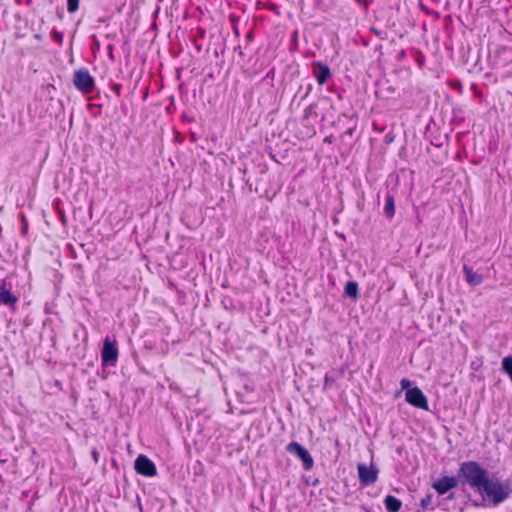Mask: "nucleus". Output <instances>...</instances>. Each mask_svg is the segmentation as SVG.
Wrapping results in <instances>:
<instances>
[{"label": "nucleus", "mask_w": 512, "mask_h": 512, "mask_svg": "<svg viewBox=\"0 0 512 512\" xmlns=\"http://www.w3.org/2000/svg\"><path fill=\"white\" fill-rule=\"evenodd\" d=\"M114 36H115V34H106L107 39L114 38Z\"/></svg>", "instance_id": "35"}, {"label": "nucleus", "mask_w": 512, "mask_h": 512, "mask_svg": "<svg viewBox=\"0 0 512 512\" xmlns=\"http://www.w3.org/2000/svg\"><path fill=\"white\" fill-rule=\"evenodd\" d=\"M460 483L458 474L456 476H443L432 484V487L439 495L446 494L449 490L457 487Z\"/></svg>", "instance_id": "9"}, {"label": "nucleus", "mask_w": 512, "mask_h": 512, "mask_svg": "<svg viewBox=\"0 0 512 512\" xmlns=\"http://www.w3.org/2000/svg\"><path fill=\"white\" fill-rule=\"evenodd\" d=\"M204 37V34H198V35H192L191 34V37H190V40L193 42L194 46L196 47V49L198 51L201 50V44H199V39L200 38H203Z\"/></svg>", "instance_id": "21"}, {"label": "nucleus", "mask_w": 512, "mask_h": 512, "mask_svg": "<svg viewBox=\"0 0 512 512\" xmlns=\"http://www.w3.org/2000/svg\"><path fill=\"white\" fill-rule=\"evenodd\" d=\"M136 472L145 477H153L157 475V468L154 462L146 455L140 454L134 462Z\"/></svg>", "instance_id": "7"}, {"label": "nucleus", "mask_w": 512, "mask_h": 512, "mask_svg": "<svg viewBox=\"0 0 512 512\" xmlns=\"http://www.w3.org/2000/svg\"><path fill=\"white\" fill-rule=\"evenodd\" d=\"M42 34H34L28 45H25V34H16V45L21 49V53H30L39 48V43L42 41Z\"/></svg>", "instance_id": "10"}, {"label": "nucleus", "mask_w": 512, "mask_h": 512, "mask_svg": "<svg viewBox=\"0 0 512 512\" xmlns=\"http://www.w3.org/2000/svg\"><path fill=\"white\" fill-rule=\"evenodd\" d=\"M101 359L103 366H115L118 360V348L115 340L110 337L104 339L101 350Z\"/></svg>", "instance_id": "5"}, {"label": "nucleus", "mask_w": 512, "mask_h": 512, "mask_svg": "<svg viewBox=\"0 0 512 512\" xmlns=\"http://www.w3.org/2000/svg\"><path fill=\"white\" fill-rule=\"evenodd\" d=\"M113 48H114V45H113V44L109 43V44L107 45V49L109 50V56H110V58H113V54H112V50H113Z\"/></svg>", "instance_id": "28"}, {"label": "nucleus", "mask_w": 512, "mask_h": 512, "mask_svg": "<svg viewBox=\"0 0 512 512\" xmlns=\"http://www.w3.org/2000/svg\"><path fill=\"white\" fill-rule=\"evenodd\" d=\"M480 493H485L493 505H498L512 494V488L508 482L494 481L489 478Z\"/></svg>", "instance_id": "2"}, {"label": "nucleus", "mask_w": 512, "mask_h": 512, "mask_svg": "<svg viewBox=\"0 0 512 512\" xmlns=\"http://www.w3.org/2000/svg\"><path fill=\"white\" fill-rule=\"evenodd\" d=\"M54 36H55V38H56V40H57L58 42H62V36H63V34L57 33V34H54Z\"/></svg>", "instance_id": "31"}, {"label": "nucleus", "mask_w": 512, "mask_h": 512, "mask_svg": "<svg viewBox=\"0 0 512 512\" xmlns=\"http://www.w3.org/2000/svg\"><path fill=\"white\" fill-rule=\"evenodd\" d=\"M311 91H312V84H309V85L307 86L306 92H305L304 96L302 97V99H305V98L309 95V93H310Z\"/></svg>", "instance_id": "27"}, {"label": "nucleus", "mask_w": 512, "mask_h": 512, "mask_svg": "<svg viewBox=\"0 0 512 512\" xmlns=\"http://www.w3.org/2000/svg\"><path fill=\"white\" fill-rule=\"evenodd\" d=\"M484 503H485V499L484 497H482V499L480 501H472V505L475 506V507H481V506H484Z\"/></svg>", "instance_id": "25"}, {"label": "nucleus", "mask_w": 512, "mask_h": 512, "mask_svg": "<svg viewBox=\"0 0 512 512\" xmlns=\"http://www.w3.org/2000/svg\"><path fill=\"white\" fill-rule=\"evenodd\" d=\"M92 457H93V459L95 460V462L97 463V462H98V460H99V452H98L96 449H94V450L92 451Z\"/></svg>", "instance_id": "26"}, {"label": "nucleus", "mask_w": 512, "mask_h": 512, "mask_svg": "<svg viewBox=\"0 0 512 512\" xmlns=\"http://www.w3.org/2000/svg\"><path fill=\"white\" fill-rule=\"evenodd\" d=\"M501 370L505 374L512 372V355H508L502 359Z\"/></svg>", "instance_id": "17"}, {"label": "nucleus", "mask_w": 512, "mask_h": 512, "mask_svg": "<svg viewBox=\"0 0 512 512\" xmlns=\"http://www.w3.org/2000/svg\"><path fill=\"white\" fill-rule=\"evenodd\" d=\"M371 32H377L373 27H371Z\"/></svg>", "instance_id": "40"}, {"label": "nucleus", "mask_w": 512, "mask_h": 512, "mask_svg": "<svg viewBox=\"0 0 512 512\" xmlns=\"http://www.w3.org/2000/svg\"><path fill=\"white\" fill-rule=\"evenodd\" d=\"M357 469L359 482L362 486H369L377 481L378 469L373 464L367 467L366 464L360 463Z\"/></svg>", "instance_id": "8"}, {"label": "nucleus", "mask_w": 512, "mask_h": 512, "mask_svg": "<svg viewBox=\"0 0 512 512\" xmlns=\"http://www.w3.org/2000/svg\"><path fill=\"white\" fill-rule=\"evenodd\" d=\"M460 484L469 485L480 492L489 479V472L477 461H465L460 464L457 471Z\"/></svg>", "instance_id": "1"}, {"label": "nucleus", "mask_w": 512, "mask_h": 512, "mask_svg": "<svg viewBox=\"0 0 512 512\" xmlns=\"http://www.w3.org/2000/svg\"><path fill=\"white\" fill-rule=\"evenodd\" d=\"M334 382H335V380L333 378H331L328 374H326L325 378H324V389L329 387Z\"/></svg>", "instance_id": "24"}, {"label": "nucleus", "mask_w": 512, "mask_h": 512, "mask_svg": "<svg viewBox=\"0 0 512 512\" xmlns=\"http://www.w3.org/2000/svg\"><path fill=\"white\" fill-rule=\"evenodd\" d=\"M385 201H386V203H385L384 213L387 218L391 219V218H393V216L395 214V200H394L393 195L388 193L386 195Z\"/></svg>", "instance_id": "16"}, {"label": "nucleus", "mask_w": 512, "mask_h": 512, "mask_svg": "<svg viewBox=\"0 0 512 512\" xmlns=\"http://www.w3.org/2000/svg\"><path fill=\"white\" fill-rule=\"evenodd\" d=\"M400 385H401V388L405 391H407V389H411V381L409 379H406V378H403L401 381H400Z\"/></svg>", "instance_id": "23"}, {"label": "nucleus", "mask_w": 512, "mask_h": 512, "mask_svg": "<svg viewBox=\"0 0 512 512\" xmlns=\"http://www.w3.org/2000/svg\"><path fill=\"white\" fill-rule=\"evenodd\" d=\"M317 484H318V480H315V481L312 483V485H313V486H316Z\"/></svg>", "instance_id": "38"}, {"label": "nucleus", "mask_w": 512, "mask_h": 512, "mask_svg": "<svg viewBox=\"0 0 512 512\" xmlns=\"http://www.w3.org/2000/svg\"><path fill=\"white\" fill-rule=\"evenodd\" d=\"M120 88H121V86L119 84L115 85V90L117 91L118 94H120Z\"/></svg>", "instance_id": "33"}, {"label": "nucleus", "mask_w": 512, "mask_h": 512, "mask_svg": "<svg viewBox=\"0 0 512 512\" xmlns=\"http://www.w3.org/2000/svg\"><path fill=\"white\" fill-rule=\"evenodd\" d=\"M404 56H405V51H404V50H402V51H400V52H399V54H398L397 58H398V59H402Z\"/></svg>", "instance_id": "32"}, {"label": "nucleus", "mask_w": 512, "mask_h": 512, "mask_svg": "<svg viewBox=\"0 0 512 512\" xmlns=\"http://www.w3.org/2000/svg\"><path fill=\"white\" fill-rule=\"evenodd\" d=\"M355 126L346 130L345 134L351 136L354 133Z\"/></svg>", "instance_id": "30"}, {"label": "nucleus", "mask_w": 512, "mask_h": 512, "mask_svg": "<svg viewBox=\"0 0 512 512\" xmlns=\"http://www.w3.org/2000/svg\"><path fill=\"white\" fill-rule=\"evenodd\" d=\"M405 400L408 404L415 408H419L425 411L429 410L427 397L417 386L412 387L411 389H407L405 392Z\"/></svg>", "instance_id": "6"}, {"label": "nucleus", "mask_w": 512, "mask_h": 512, "mask_svg": "<svg viewBox=\"0 0 512 512\" xmlns=\"http://www.w3.org/2000/svg\"><path fill=\"white\" fill-rule=\"evenodd\" d=\"M344 295L356 300L359 297V286L356 281H348L344 288Z\"/></svg>", "instance_id": "15"}, {"label": "nucleus", "mask_w": 512, "mask_h": 512, "mask_svg": "<svg viewBox=\"0 0 512 512\" xmlns=\"http://www.w3.org/2000/svg\"><path fill=\"white\" fill-rule=\"evenodd\" d=\"M463 273L465 274L466 276V281L471 285V286H477V285H480L483 281V276L477 272H475L472 267L468 266V265H464L463 266Z\"/></svg>", "instance_id": "12"}, {"label": "nucleus", "mask_w": 512, "mask_h": 512, "mask_svg": "<svg viewBox=\"0 0 512 512\" xmlns=\"http://www.w3.org/2000/svg\"><path fill=\"white\" fill-rule=\"evenodd\" d=\"M453 498H454V494L453 493L449 494L448 499H453Z\"/></svg>", "instance_id": "37"}, {"label": "nucleus", "mask_w": 512, "mask_h": 512, "mask_svg": "<svg viewBox=\"0 0 512 512\" xmlns=\"http://www.w3.org/2000/svg\"><path fill=\"white\" fill-rule=\"evenodd\" d=\"M316 108H317V104L316 103H311L305 110H304V113H303V120H308L312 115H316Z\"/></svg>", "instance_id": "18"}, {"label": "nucleus", "mask_w": 512, "mask_h": 512, "mask_svg": "<svg viewBox=\"0 0 512 512\" xmlns=\"http://www.w3.org/2000/svg\"><path fill=\"white\" fill-rule=\"evenodd\" d=\"M151 26H152V28H155V27H156V23H155V22H152V23H151Z\"/></svg>", "instance_id": "39"}, {"label": "nucleus", "mask_w": 512, "mask_h": 512, "mask_svg": "<svg viewBox=\"0 0 512 512\" xmlns=\"http://www.w3.org/2000/svg\"><path fill=\"white\" fill-rule=\"evenodd\" d=\"M74 86L84 94H89L94 90L95 80L86 68H81L74 72Z\"/></svg>", "instance_id": "3"}, {"label": "nucleus", "mask_w": 512, "mask_h": 512, "mask_svg": "<svg viewBox=\"0 0 512 512\" xmlns=\"http://www.w3.org/2000/svg\"><path fill=\"white\" fill-rule=\"evenodd\" d=\"M415 59H416V62L418 63L419 67L420 68H423L424 64H425V57L422 53L420 52H416L415 53Z\"/></svg>", "instance_id": "22"}, {"label": "nucleus", "mask_w": 512, "mask_h": 512, "mask_svg": "<svg viewBox=\"0 0 512 512\" xmlns=\"http://www.w3.org/2000/svg\"><path fill=\"white\" fill-rule=\"evenodd\" d=\"M128 42H129V39L125 37L124 43L122 45V49L123 50L129 51V48L127 47L128 46Z\"/></svg>", "instance_id": "29"}, {"label": "nucleus", "mask_w": 512, "mask_h": 512, "mask_svg": "<svg viewBox=\"0 0 512 512\" xmlns=\"http://www.w3.org/2000/svg\"><path fill=\"white\" fill-rule=\"evenodd\" d=\"M432 499H433V494L432 493H428L425 497H423L420 501V506L423 510H428L430 509V504L432 502ZM433 508H431L432 510Z\"/></svg>", "instance_id": "19"}, {"label": "nucleus", "mask_w": 512, "mask_h": 512, "mask_svg": "<svg viewBox=\"0 0 512 512\" xmlns=\"http://www.w3.org/2000/svg\"><path fill=\"white\" fill-rule=\"evenodd\" d=\"M286 451L290 454L295 455L302 461V466L305 471H310L314 466V459L309 453V451L304 448L300 443L298 442H290L286 446Z\"/></svg>", "instance_id": "4"}, {"label": "nucleus", "mask_w": 512, "mask_h": 512, "mask_svg": "<svg viewBox=\"0 0 512 512\" xmlns=\"http://www.w3.org/2000/svg\"><path fill=\"white\" fill-rule=\"evenodd\" d=\"M313 75L319 85H323L331 77L329 66L323 62H312Z\"/></svg>", "instance_id": "11"}, {"label": "nucleus", "mask_w": 512, "mask_h": 512, "mask_svg": "<svg viewBox=\"0 0 512 512\" xmlns=\"http://www.w3.org/2000/svg\"><path fill=\"white\" fill-rule=\"evenodd\" d=\"M384 506L388 512H399L402 502L395 496L387 495L384 499Z\"/></svg>", "instance_id": "14"}, {"label": "nucleus", "mask_w": 512, "mask_h": 512, "mask_svg": "<svg viewBox=\"0 0 512 512\" xmlns=\"http://www.w3.org/2000/svg\"><path fill=\"white\" fill-rule=\"evenodd\" d=\"M252 35H253V34H250V33H247V34H246V37H247V39H248L249 41H251V40H252Z\"/></svg>", "instance_id": "34"}, {"label": "nucleus", "mask_w": 512, "mask_h": 512, "mask_svg": "<svg viewBox=\"0 0 512 512\" xmlns=\"http://www.w3.org/2000/svg\"><path fill=\"white\" fill-rule=\"evenodd\" d=\"M79 8V0H67V10L69 13H74Z\"/></svg>", "instance_id": "20"}, {"label": "nucleus", "mask_w": 512, "mask_h": 512, "mask_svg": "<svg viewBox=\"0 0 512 512\" xmlns=\"http://www.w3.org/2000/svg\"><path fill=\"white\" fill-rule=\"evenodd\" d=\"M507 375L509 376V378H510V380H511V382H512V371H511V372H509V373H507Z\"/></svg>", "instance_id": "36"}, {"label": "nucleus", "mask_w": 512, "mask_h": 512, "mask_svg": "<svg viewBox=\"0 0 512 512\" xmlns=\"http://www.w3.org/2000/svg\"><path fill=\"white\" fill-rule=\"evenodd\" d=\"M17 301L18 298L5 287L4 283L0 287V304L13 306L17 303Z\"/></svg>", "instance_id": "13"}]
</instances>
